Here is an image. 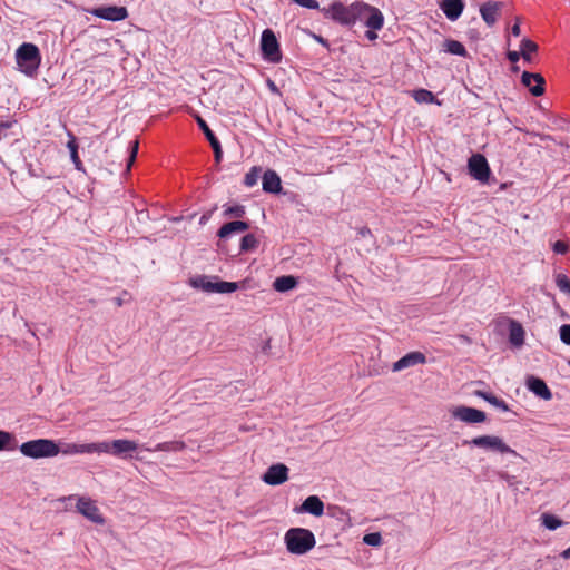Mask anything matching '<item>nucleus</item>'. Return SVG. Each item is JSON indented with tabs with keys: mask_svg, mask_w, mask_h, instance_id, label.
<instances>
[{
	"mask_svg": "<svg viewBox=\"0 0 570 570\" xmlns=\"http://www.w3.org/2000/svg\"><path fill=\"white\" fill-rule=\"evenodd\" d=\"M365 8V2L356 1L350 6H344L342 2H333L327 8L320 9L325 18L332 19L343 26H353L358 21L360 9Z\"/></svg>",
	"mask_w": 570,
	"mask_h": 570,
	"instance_id": "1",
	"label": "nucleus"
},
{
	"mask_svg": "<svg viewBox=\"0 0 570 570\" xmlns=\"http://www.w3.org/2000/svg\"><path fill=\"white\" fill-rule=\"evenodd\" d=\"M286 549L292 554L302 556L315 547L313 532L304 528H292L284 535Z\"/></svg>",
	"mask_w": 570,
	"mask_h": 570,
	"instance_id": "2",
	"label": "nucleus"
},
{
	"mask_svg": "<svg viewBox=\"0 0 570 570\" xmlns=\"http://www.w3.org/2000/svg\"><path fill=\"white\" fill-rule=\"evenodd\" d=\"M19 451L22 455L30 459H48L58 455L60 446L55 440L36 439L20 444Z\"/></svg>",
	"mask_w": 570,
	"mask_h": 570,
	"instance_id": "3",
	"label": "nucleus"
},
{
	"mask_svg": "<svg viewBox=\"0 0 570 570\" xmlns=\"http://www.w3.org/2000/svg\"><path fill=\"white\" fill-rule=\"evenodd\" d=\"M16 61L21 72L36 75L41 61L39 48L30 42L22 43L16 51Z\"/></svg>",
	"mask_w": 570,
	"mask_h": 570,
	"instance_id": "4",
	"label": "nucleus"
},
{
	"mask_svg": "<svg viewBox=\"0 0 570 570\" xmlns=\"http://www.w3.org/2000/svg\"><path fill=\"white\" fill-rule=\"evenodd\" d=\"M190 285L194 288L202 289L206 293H233L239 288L237 282L219 281L217 277L197 276L190 279Z\"/></svg>",
	"mask_w": 570,
	"mask_h": 570,
	"instance_id": "5",
	"label": "nucleus"
},
{
	"mask_svg": "<svg viewBox=\"0 0 570 570\" xmlns=\"http://www.w3.org/2000/svg\"><path fill=\"white\" fill-rule=\"evenodd\" d=\"M463 444H469L500 454H511L513 456L518 455V453L512 448H510L501 438L497 435H480L473 438L472 440H464Z\"/></svg>",
	"mask_w": 570,
	"mask_h": 570,
	"instance_id": "6",
	"label": "nucleus"
},
{
	"mask_svg": "<svg viewBox=\"0 0 570 570\" xmlns=\"http://www.w3.org/2000/svg\"><path fill=\"white\" fill-rule=\"evenodd\" d=\"M261 50L263 58L272 63H278L282 60L279 42L272 29H265L261 36Z\"/></svg>",
	"mask_w": 570,
	"mask_h": 570,
	"instance_id": "7",
	"label": "nucleus"
},
{
	"mask_svg": "<svg viewBox=\"0 0 570 570\" xmlns=\"http://www.w3.org/2000/svg\"><path fill=\"white\" fill-rule=\"evenodd\" d=\"M468 170L470 176L480 183H488L491 175L488 160L481 154H474L469 158Z\"/></svg>",
	"mask_w": 570,
	"mask_h": 570,
	"instance_id": "8",
	"label": "nucleus"
},
{
	"mask_svg": "<svg viewBox=\"0 0 570 570\" xmlns=\"http://www.w3.org/2000/svg\"><path fill=\"white\" fill-rule=\"evenodd\" d=\"M87 12L94 17L112 22L122 21L128 18V11L126 7L121 6H102L88 9Z\"/></svg>",
	"mask_w": 570,
	"mask_h": 570,
	"instance_id": "9",
	"label": "nucleus"
},
{
	"mask_svg": "<svg viewBox=\"0 0 570 570\" xmlns=\"http://www.w3.org/2000/svg\"><path fill=\"white\" fill-rule=\"evenodd\" d=\"M358 20H364L365 26L372 30H381L384 24L383 13L367 3H365L364 9H360Z\"/></svg>",
	"mask_w": 570,
	"mask_h": 570,
	"instance_id": "10",
	"label": "nucleus"
},
{
	"mask_svg": "<svg viewBox=\"0 0 570 570\" xmlns=\"http://www.w3.org/2000/svg\"><path fill=\"white\" fill-rule=\"evenodd\" d=\"M288 471L283 463L272 464L263 474L262 480L269 485H279L288 480Z\"/></svg>",
	"mask_w": 570,
	"mask_h": 570,
	"instance_id": "11",
	"label": "nucleus"
},
{
	"mask_svg": "<svg viewBox=\"0 0 570 570\" xmlns=\"http://www.w3.org/2000/svg\"><path fill=\"white\" fill-rule=\"evenodd\" d=\"M452 415L456 420L472 424L482 423L487 419L483 411L464 405L455 407L452 412Z\"/></svg>",
	"mask_w": 570,
	"mask_h": 570,
	"instance_id": "12",
	"label": "nucleus"
},
{
	"mask_svg": "<svg viewBox=\"0 0 570 570\" xmlns=\"http://www.w3.org/2000/svg\"><path fill=\"white\" fill-rule=\"evenodd\" d=\"M77 510L79 513H81L83 517H86L94 523L102 524L105 522L102 515L99 512L98 507L89 498H79L77 503Z\"/></svg>",
	"mask_w": 570,
	"mask_h": 570,
	"instance_id": "13",
	"label": "nucleus"
},
{
	"mask_svg": "<svg viewBox=\"0 0 570 570\" xmlns=\"http://www.w3.org/2000/svg\"><path fill=\"white\" fill-rule=\"evenodd\" d=\"M521 82L524 87L529 88L534 97H540L544 94V78L540 73L523 71Z\"/></svg>",
	"mask_w": 570,
	"mask_h": 570,
	"instance_id": "14",
	"label": "nucleus"
},
{
	"mask_svg": "<svg viewBox=\"0 0 570 570\" xmlns=\"http://www.w3.org/2000/svg\"><path fill=\"white\" fill-rule=\"evenodd\" d=\"M426 362V356L422 352L414 351L405 354L395 363H393L392 370L393 372H400L407 367H412L419 364H424Z\"/></svg>",
	"mask_w": 570,
	"mask_h": 570,
	"instance_id": "15",
	"label": "nucleus"
},
{
	"mask_svg": "<svg viewBox=\"0 0 570 570\" xmlns=\"http://www.w3.org/2000/svg\"><path fill=\"white\" fill-rule=\"evenodd\" d=\"M294 511L297 513H309L314 517H321L324 513V503L317 495H309L298 508H295Z\"/></svg>",
	"mask_w": 570,
	"mask_h": 570,
	"instance_id": "16",
	"label": "nucleus"
},
{
	"mask_svg": "<svg viewBox=\"0 0 570 570\" xmlns=\"http://www.w3.org/2000/svg\"><path fill=\"white\" fill-rule=\"evenodd\" d=\"M525 385L530 392H532L538 397L549 401L552 399V392L548 387L547 383L537 376H529L527 379Z\"/></svg>",
	"mask_w": 570,
	"mask_h": 570,
	"instance_id": "17",
	"label": "nucleus"
},
{
	"mask_svg": "<svg viewBox=\"0 0 570 570\" xmlns=\"http://www.w3.org/2000/svg\"><path fill=\"white\" fill-rule=\"evenodd\" d=\"M262 188L265 193L279 194L282 191L279 175L274 170H266L262 177Z\"/></svg>",
	"mask_w": 570,
	"mask_h": 570,
	"instance_id": "18",
	"label": "nucleus"
},
{
	"mask_svg": "<svg viewBox=\"0 0 570 570\" xmlns=\"http://www.w3.org/2000/svg\"><path fill=\"white\" fill-rule=\"evenodd\" d=\"M501 7H502V3L498 2V1H487L481 6L480 14H481L483 21L489 27H492L497 22L498 14H499Z\"/></svg>",
	"mask_w": 570,
	"mask_h": 570,
	"instance_id": "19",
	"label": "nucleus"
},
{
	"mask_svg": "<svg viewBox=\"0 0 570 570\" xmlns=\"http://www.w3.org/2000/svg\"><path fill=\"white\" fill-rule=\"evenodd\" d=\"M110 448H112V455L115 456L131 458L130 453L138 449V444L131 440L119 439L114 440Z\"/></svg>",
	"mask_w": 570,
	"mask_h": 570,
	"instance_id": "20",
	"label": "nucleus"
},
{
	"mask_svg": "<svg viewBox=\"0 0 570 570\" xmlns=\"http://www.w3.org/2000/svg\"><path fill=\"white\" fill-rule=\"evenodd\" d=\"M440 8L450 21H455L463 12L464 2L462 0H443Z\"/></svg>",
	"mask_w": 570,
	"mask_h": 570,
	"instance_id": "21",
	"label": "nucleus"
},
{
	"mask_svg": "<svg viewBox=\"0 0 570 570\" xmlns=\"http://www.w3.org/2000/svg\"><path fill=\"white\" fill-rule=\"evenodd\" d=\"M249 228V224L243 220H233L224 224L217 232V236L222 239L233 234L243 233Z\"/></svg>",
	"mask_w": 570,
	"mask_h": 570,
	"instance_id": "22",
	"label": "nucleus"
},
{
	"mask_svg": "<svg viewBox=\"0 0 570 570\" xmlns=\"http://www.w3.org/2000/svg\"><path fill=\"white\" fill-rule=\"evenodd\" d=\"M186 448L184 441L174 440L157 443L153 449L147 448V451L150 452H180Z\"/></svg>",
	"mask_w": 570,
	"mask_h": 570,
	"instance_id": "23",
	"label": "nucleus"
},
{
	"mask_svg": "<svg viewBox=\"0 0 570 570\" xmlns=\"http://www.w3.org/2000/svg\"><path fill=\"white\" fill-rule=\"evenodd\" d=\"M509 341L513 346H521L524 343V330L522 325L515 321L510 323Z\"/></svg>",
	"mask_w": 570,
	"mask_h": 570,
	"instance_id": "24",
	"label": "nucleus"
},
{
	"mask_svg": "<svg viewBox=\"0 0 570 570\" xmlns=\"http://www.w3.org/2000/svg\"><path fill=\"white\" fill-rule=\"evenodd\" d=\"M296 285H297V279H296V277H294L292 275L279 276L273 283L274 289L279 293L288 292V291L295 288Z\"/></svg>",
	"mask_w": 570,
	"mask_h": 570,
	"instance_id": "25",
	"label": "nucleus"
},
{
	"mask_svg": "<svg viewBox=\"0 0 570 570\" xmlns=\"http://www.w3.org/2000/svg\"><path fill=\"white\" fill-rule=\"evenodd\" d=\"M412 97L419 104H436L441 105V102L435 98L432 91L426 89H416L413 90Z\"/></svg>",
	"mask_w": 570,
	"mask_h": 570,
	"instance_id": "26",
	"label": "nucleus"
},
{
	"mask_svg": "<svg viewBox=\"0 0 570 570\" xmlns=\"http://www.w3.org/2000/svg\"><path fill=\"white\" fill-rule=\"evenodd\" d=\"M69 137H70V139L67 142V148L70 151L71 161L73 163L75 168L77 170L82 171L83 170V165H82V161L80 160L79 155H78V144L76 141L75 136L69 135Z\"/></svg>",
	"mask_w": 570,
	"mask_h": 570,
	"instance_id": "27",
	"label": "nucleus"
},
{
	"mask_svg": "<svg viewBox=\"0 0 570 570\" xmlns=\"http://www.w3.org/2000/svg\"><path fill=\"white\" fill-rule=\"evenodd\" d=\"M444 51L454 56L466 57L465 47L458 40L449 39L444 41Z\"/></svg>",
	"mask_w": 570,
	"mask_h": 570,
	"instance_id": "28",
	"label": "nucleus"
},
{
	"mask_svg": "<svg viewBox=\"0 0 570 570\" xmlns=\"http://www.w3.org/2000/svg\"><path fill=\"white\" fill-rule=\"evenodd\" d=\"M520 51L522 59L527 62H531V53L538 51V45L534 41L524 38L521 40Z\"/></svg>",
	"mask_w": 570,
	"mask_h": 570,
	"instance_id": "29",
	"label": "nucleus"
},
{
	"mask_svg": "<svg viewBox=\"0 0 570 570\" xmlns=\"http://www.w3.org/2000/svg\"><path fill=\"white\" fill-rule=\"evenodd\" d=\"M540 520L541 524L550 531H554L563 524L562 520L550 513H543Z\"/></svg>",
	"mask_w": 570,
	"mask_h": 570,
	"instance_id": "30",
	"label": "nucleus"
},
{
	"mask_svg": "<svg viewBox=\"0 0 570 570\" xmlns=\"http://www.w3.org/2000/svg\"><path fill=\"white\" fill-rule=\"evenodd\" d=\"M110 443L108 441L97 442V443H87V453H107L112 454V448H110Z\"/></svg>",
	"mask_w": 570,
	"mask_h": 570,
	"instance_id": "31",
	"label": "nucleus"
},
{
	"mask_svg": "<svg viewBox=\"0 0 570 570\" xmlns=\"http://www.w3.org/2000/svg\"><path fill=\"white\" fill-rule=\"evenodd\" d=\"M258 240L253 234L245 235L240 240V253H247L256 249Z\"/></svg>",
	"mask_w": 570,
	"mask_h": 570,
	"instance_id": "32",
	"label": "nucleus"
},
{
	"mask_svg": "<svg viewBox=\"0 0 570 570\" xmlns=\"http://www.w3.org/2000/svg\"><path fill=\"white\" fill-rule=\"evenodd\" d=\"M87 443L77 444V443H67L62 449H60V452H62L66 455H72V454H85L87 453Z\"/></svg>",
	"mask_w": 570,
	"mask_h": 570,
	"instance_id": "33",
	"label": "nucleus"
},
{
	"mask_svg": "<svg viewBox=\"0 0 570 570\" xmlns=\"http://www.w3.org/2000/svg\"><path fill=\"white\" fill-rule=\"evenodd\" d=\"M14 436L10 432L0 430V451L13 450L16 445H11Z\"/></svg>",
	"mask_w": 570,
	"mask_h": 570,
	"instance_id": "34",
	"label": "nucleus"
},
{
	"mask_svg": "<svg viewBox=\"0 0 570 570\" xmlns=\"http://www.w3.org/2000/svg\"><path fill=\"white\" fill-rule=\"evenodd\" d=\"M196 120H197L199 128L202 129V131L204 132L206 139L209 141L210 145H213L214 141H219L217 139V137L215 136V134L213 132V130L207 125V122L202 117L198 116L196 118Z\"/></svg>",
	"mask_w": 570,
	"mask_h": 570,
	"instance_id": "35",
	"label": "nucleus"
},
{
	"mask_svg": "<svg viewBox=\"0 0 570 570\" xmlns=\"http://www.w3.org/2000/svg\"><path fill=\"white\" fill-rule=\"evenodd\" d=\"M554 282H556L557 287L561 292L570 295V279L568 278V276L566 274H562V273L556 274Z\"/></svg>",
	"mask_w": 570,
	"mask_h": 570,
	"instance_id": "36",
	"label": "nucleus"
},
{
	"mask_svg": "<svg viewBox=\"0 0 570 570\" xmlns=\"http://www.w3.org/2000/svg\"><path fill=\"white\" fill-rule=\"evenodd\" d=\"M245 214H246V209H245V206H243V205L227 206L224 209V215L229 216V217L242 218L245 216Z\"/></svg>",
	"mask_w": 570,
	"mask_h": 570,
	"instance_id": "37",
	"label": "nucleus"
},
{
	"mask_svg": "<svg viewBox=\"0 0 570 570\" xmlns=\"http://www.w3.org/2000/svg\"><path fill=\"white\" fill-rule=\"evenodd\" d=\"M259 173H261V169L257 168V167H253L246 175H245V178H244V184L245 186L247 187H253L257 184V180L259 178Z\"/></svg>",
	"mask_w": 570,
	"mask_h": 570,
	"instance_id": "38",
	"label": "nucleus"
},
{
	"mask_svg": "<svg viewBox=\"0 0 570 570\" xmlns=\"http://www.w3.org/2000/svg\"><path fill=\"white\" fill-rule=\"evenodd\" d=\"M363 542L371 547H377L382 542V537L379 532L367 533L363 537Z\"/></svg>",
	"mask_w": 570,
	"mask_h": 570,
	"instance_id": "39",
	"label": "nucleus"
},
{
	"mask_svg": "<svg viewBox=\"0 0 570 570\" xmlns=\"http://www.w3.org/2000/svg\"><path fill=\"white\" fill-rule=\"evenodd\" d=\"M560 340L563 344L570 345V324H563L559 328Z\"/></svg>",
	"mask_w": 570,
	"mask_h": 570,
	"instance_id": "40",
	"label": "nucleus"
},
{
	"mask_svg": "<svg viewBox=\"0 0 570 570\" xmlns=\"http://www.w3.org/2000/svg\"><path fill=\"white\" fill-rule=\"evenodd\" d=\"M499 478H500L501 480H503V481L507 483V485H508L509 488H512V489H515V490H517V485H518V483H519V481H518L517 476H514V475H510V474H508V473H505V472H500V473H499Z\"/></svg>",
	"mask_w": 570,
	"mask_h": 570,
	"instance_id": "41",
	"label": "nucleus"
},
{
	"mask_svg": "<svg viewBox=\"0 0 570 570\" xmlns=\"http://www.w3.org/2000/svg\"><path fill=\"white\" fill-rule=\"evenodd\" d=\"M490 404L502 412L510 411L508 403L504 400L497 397L495 395L490 401Z\"/></svg>",
	"mask_w": 570,
	"mask_h": 570,
	"instance_id": "42",
	"label": "nucleus"
},
{
	"mask_svg": "<svg viewBox=\"0 0 570 570\" xmlns=\"http://www.w3.org/2000/svg\"><path fill=\"white\" fill-rule=\"evenodd\" d=\"M292 1L303 8H306V9H312V10L320 9V3L316 0H292Z\"/></svg>",
	"mask_w": 570,
	"mask_h": 570,
	"instance_id": "43",
	"label": "nucleus"
},
{
	"mask_svg": "<svg viewBox=\"0 0 570 570\" xmlns=\"http://www.w3.org/2000/svg\"><path fill=\"white\" fill-rule=\"evenodd\" d=\"M552 249H553V252L556 254L564 255L569 250V244L567 242H563V240H557L553 244Z\"/></svg>",
	"mask_w": 570,
	"mask_h": 570,
	"instance_id": "44",
	"label": "nucleus"
},
{
	"mask_svg": "<svg viewBox=\"0 0 570 570\" xmlns=\"http://www.w3.org/2000/svg\"><path fill=\"white\" fill-rule=\"evenodd\" d=\"M138 141L135 140V141H131L130 142V155L128 157V164H127V168L129 169L131 167V165L134 164L135 159H136V156H137V153H138Z\"/></svg>",
	"mask_w": 570,
	"mask_h": 570,
	"instance_id": "45",
	"label": "nucleus"
},
{
	"mask_svg": "<svg viewBox=\"0 0 570 570\" xmlns=\"http://www.w3.org/2000/svg\"><path fill=\"white\" fill-rule=\"evenodd\" d=\"M215 155L216 161H220L223 156V150L219 141H214L213 145H210Z\"/></svg>",
	"mask_w": 570,
	"mask_h": 570,
	"instance_id": "46",
	"label": "nucleus"
},
{
	"mask_svg": "<svg viewBox=\"0 0 570 570\" xmlns=\"http://www.w3.org/2000/svg\"><path fill=\"white\" fill-rule=\"evenodd\" d=\"M474 395L483 399L485 402H488L490 404V401L493 399L494 394H492L491 392H485V391H475L474 392Z\"/></svg>",
	"mask_w": 570,
	"mask_h": 570,
	"instance_id": "47",
	"label": "nucleus"
},
{
	"mask_svg": "<svg viewBox=\"0 0 570 570\" xmlns=\"http://www.w3.org/2000/svg\"><path fill=\"white\" fill-rule=\"evenodd\" d=\"M520 57H521V51H509V52H508V59H509L511 62H513V63H515L517 61H519Z\"/></svg>",
	"mask_w": 570,
	"mask_h": 570,
	"instance_id": "48",
	"label": "nucleus"
},
{
	"mask_svg": "<svg viewBox=\"0 0 570 570\" xmlns=\"http://www.w3.org/2000/svg\"><path fill=\"white\" fill-rule=\"evenodd\" d=\"M376 31H377V30H372V29H370V30H367V31L365 32V37H366L368 40H371V41L376 40V39H377V33H376Z\"/></svg>",
	"mask_w": 570,
	"mask_h": 570,
	"instance_id": "49",
	"label": "nucleus"
},
{
	"mask_svg": "<svg viewBox=\"0 0 570 570\" xmlns=\"http://www.w3.org/2000/svg\"><path fill=\"white\" fill-rule=\"evenodd\" d=\"M511 33L514 36V37H518L520 36L521 33V28H520V24L517 22L512 26L511 28Z\"/></svg>",
	"mask_w": 570,
	"mask_h": 570,
	"instance_id": "50",
	"label": "nucleus"
},
{
	"mask_svg": "<svg viewBox=\"0 0 570 570\" xmlns=\"http://www.w3.org/2000/svg\"><path fill=\"white\" fill-rule=\"evenodd\" d=\"M357 234L361 237H366V236H371V230L367 227H362L358 229Z\"/></svg>",
	"mask_w": 570,
	"mask_h": 570,
	"instance_id": "51",
	"label": "nucleus"
},
{
	"mask_svg": "<svg viewBox=\"0 0 570 570\" xmlns=\"http://www.w3.org/2000/svg\"><path fill=\"white\" fill-rule=\"evenodd\" d=\"M563 559H570V547L561 552Z\"/></svg>",
	"mask_w": 570,
	"mask_h": 570,
	"instance_id": "52",
	"label": "nucleus"
},
{
	"mask_svg": "<svg viewBox=\"0 0 570 570\" xmlns=\"http://www.w3.org/2000/svg\"><path fill=\"white\" fill-rule=\"evenodd\" d=\"M28 173L31 177H39L40 175L33 170L32 166L29 165Z\"/></svg>",
	"mask_w": 570,
	"mask_h": 570,
	"instance_id": "53",
	"label": "nucleus"
},
{
	"mask_svg": "<svg viewBox=\"0 0 570 570\" xmlns=\"http://www.w3.org/2000/svg\"><path fill=\"white\" fill-rule=\"evenodd\" d=\"M315 39H316L320 43H322L323 46H327V45H328V43H327V40H325V39H324L323 37H321V36H315Z\"/></svg>",
	"mask_w": 570,
	"mask_h": 570,
	"instance_id": "54",
	"label": "nucleus"
},
{
	"mask_svg": "<svg viewBox=\"0 0 570 570\" xmlns=\"http://www.w3.org/2000/svg\"><path fill=\"white\" fill-rule=\"evenodd\" d=\"M114 302H115V304H116L117 306H121V305H122V303H124V302H122V299H121L120 297L115 298V299H114Z\"/></svg>",
	"mask_w": 570,
	"mask_h": 570,
	"instance_id": "55",
	"label": "nucleus"
},
{
	"mask_svg": "<svg viewBox=\"0 0 570 570\" xmlns=\"http://www.w3.org/2000/svg\"><path fill=\"white\" fill-rule=\"evenodd\" d=\"M207 219H208V217H207L206 215H203V216L200 217L199 223H200V224H205V223L207 222Z\"/></svg>",
	"mask_w": 570,
	"mask_h": 570,
	"instance_id": "56",
	"label": "nucleus"
},
{
	"mask_svg": "<svg viewBox=\"0 0 570 570\" xmlns=\"http://www.w3.org/2000/svg\"><path fill=\"white\" fill-rule=\"evenodd\" d=\"M561 315H562V317H568L567 313L563 311H561Z\"/></svg>",
	"mask_w": 570,
	"mask_h": 570,
	"instance_id": "57",
	"label": "nucleus"
},
{
	"mask_svg": "<svg viewBox=\"0 0 570 570\" xmlns=\"http://www.w3.org/2000/svg\"><path fill=\"white\" fill-rule=\"evenodd\" d=\"M269 83H271V88L275 89L274 82L271 81Z\"/></svg>",
	"mask_w": 570,
	"mask_h": 570,
	"instance_id": "58",
	"label": "nucleus"
},
{
	"mask_svg": "<svg viewBox=\"0 0 570 570\" xmlns=\"http://www.w3.org/2000/svg\"><path fill=\"white\" fill-rule=\"evenodd\" d=\"M568 365L570 366V360L568 361Z\"/></svg>",
	"mask_w": 570,
	"mask_h": 570,
	"instance_id": "59",
	"label": "nucleus"
}]
</instances>
